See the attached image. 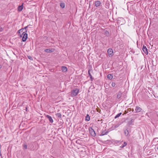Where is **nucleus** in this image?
Returning <instances> with one entry per match:
<instances>
[{"mask_svg": "<svg viewBox=\"0 0 158 158\" xmlns=\"http://www.w3.org/2000/svg\"><path fill=\"white\" fill-rule=\"evenodd\" d=\"M79 90L77 89H75L72 90L71 92V96L72 97L76 96L79 93Z\"/></svg>", "mask_w": 158, "mask_h": 158, "instance_id": "obj_1", "label": "nucleus"}, {"mask_svg": "<svg viewBox=\"0 0 158 158\" xmlns=\"http://www.w3.org/2000/svg\"><path fill=\"white\" fill-rule=\"evenodd\" d=\"M89 132L91 136L93 137H94L96 135V134L94 130L91 127H89Z\"/></svg>", "mask_w": 158, "mask_h": 158, "instance_id": "obj_2", "label": "nucleus"}, {"mask_svg": "<svg viewBox=\"0 0 158 158\" xmlns=\"http://www.w3.org/2000/svg\"><path fill=\"white\" fill-rule=\"evenodd\" d=\"M27 33V32H23L22 35L23 36L22 38V40L23 42H25L28 38V35Z\"/></svg>", "mask_w": 158, "mask_h": 158, "instance_id": "obj_3", "label": "nucleus"}, {"mask_svg": "<svg viewBox=\"0 0 158 158\" xmlns=\"http://www.w3.org/2000/svg\"><path fill=\"white\" fill-rule=\"evenodd\" d=\"M109 131L110 130L109 129H108L107 131H106V129H105L104 130H102L101 133L99 135L100 136H102L105 135H107Z\"/></svg>", "mask_w": 158, "mask_h": 158, "instance_id": "obj_4", "label": "nucleus"}, {"mask_svg": "<svg viewBox=\"0 0 158 158\" xmlns=\"http://www.w3.org/2000/svg\"><path fill=\"white\" fill-rule=\"evenodd\" d=\"M127 9L128 10H129L131 12H134L135 10V6L133 5H132L129 8L128 7Z\"/></svg>", "mask_w": 158, "mask_h": 158, "instance_id": "obj_5", "label": "nucleus"}, {"mask_svg": "<svg viewBox=\"0 0 158 158\" xmlns=\"http://www.w3.org/2000/svg\"><path fill=\"white\" fill-rule=\"evenodd\" d=\"M107 52L109 57H111L113 56V51L111 48H109Z\"/></svg>", "mask_w": 158, "mask_h": 158, "instance_id": "obj_6", "label": "nucleus"}, {"mask_svg": "<svg viewBox=\"0 0 158 158\" xmlns=\"http://www.w3.org/2000/svg\"><path fill=\"white\" fill-rule=\"evenodd\" d=\"M142 110V109L140 107L136 106L135 109V113H138L140 112Z\"/></svg>", "mask_w": 158, "mask_h": 158, "instance_id": "obj_7", "label": "nucleus"}, {"mask_svg": "<svg viewBox=\"0 0 158 158\" xmlns=\"http://www.w3.org/2000/svg\"><path fill=\"white\" fill-rule=\"evenodd\" d=\"M143 51L146 54H148V50L146 48V47L143 45L142 48Z\"/></svg>", "mask_w": 158, "mask_h": 158, "instance_id": "obj_8", "label": "nucleus"}, {"mask_svg": "<svg viewBox=\"0 0 158 158\" xmlns=\"http://www.w3.org/2000/svg\"><path fill=\"white\" fill-rule=\"evenodd\" d=\"M55 49H54L51 48V49H45L44 50V51L45 52H48V53H50V52H54V51Z\"/></svg>", "mask_w": 158, "mask_h": 158, "instance_id": "obj_9", "label": "nucleus"}, {"mask_svg": "<svg viewBox=\"0 0 158 158\" xmlns=\"http://www.w3.org/2000/svg\"><path fill=\"white\" fill-rule=\"evenodd\" d=\"M122 94L123 93L121 91H119L117 93V98L118 99L120 98L122 96Z\"/></svg>", "mask_w": 158, "mask_h": 158, "instance_id": "obj_10", "label": "nucleus"}, {"mask_svg": "<svg viewBox=\"0 0 158 158\" xmlns=\"http://www.w3.org/2000/svg\"><path fill=\"white\" fill-rule=\"evenodd\" d=\"M46 117L49 120V121L51 123H52L53 122V120L52 119V117L48 115H47L46 116Z\"/></svg>", "mask_w": 158, "mask_h": 158, "instance_id": "obj_11", "label": "nucleus"}, {"mask_svg": "<svg viewBox=\"0 0 158 158\" xmlns=\"http://www.w3.org/2000/svg\"><path fill=\"white\" fill-rule=\"evenodd\" d=\"M95 6L96 7L99 6L101 4V2L99 1H96L95 2Z\"/></svg>", "mask_w": 158, "mask_h": 158, "instance_id": "obj_12", "label": "nucleus"}, {"mask_svg": "<svg viewBox=\"0 0 158 158\" xmlns=\"http://www.w3.org/2000/svg\"><path fill=\"white\" fill-rule=\"evenodd\" d=\"M23 8V4L20 6H19L18 8V10L19 11H22Z\"/></svg>", "mask_w": 158, "mask_h": 158, "instance_id": "obj_13", "label": "nucleus"}, {"mask_svg": "<svg viewBox=\"0 0 158 158\" xmlns=\"http://www.w3.org/2000/svg\"><path fill=\"white\" fill-rule=\"evenodd\" d=\"M61 70L63 72H65L67 71V68L65 66H62L61 67Z\"/></svg>", "mask_w": 158, "mask_h": 158, "instance_id": "obj_14", "label": "nucleus"}, {"mask_svg": "<svg viewBox=\"0 0 158 158\" xmlns=\"http://www.w3.org/2000/svg\"><path fill=\"white\" fill-rule=\"evenodd\" d=\"M123 131L125 135L126 136H127L129 134V132L128 130L127 129H126L124 130Z\"/></svg>", "mask_w": 158, "mask_h": 158, "instance_id": "obj_15", "label": "nucleus"}, {"mask_svg": "<svg viewBox=\"0 0 158 158\" xmlns=\"http://www.w3.org/2000/svg\"><path fill=\"white\" fill-rule=\"evenodd\" d=\"M56 115L57 117L58 118H61V115L60 113H57L56 114Z\"/></svg>", "mask_w": 158, "mask_h": 158, "instance_id": "obj_16", "label": "nucleus"}, {"mask_svg": "<svg viewBox=\"0 0 158 158\" xmlns=\"http://www.w3.org/2000/svg\"><path fill=\"white\" fill-rule=\"evenodd\" d=\"M110 6V3H109V2L107 1L105 3V6L107 8H109Z\"/></svg>", "mask_w": 158, "mask_h": 158, "instance_id": "obj_17", "label": "nucleus"}, {"mask_svg": "<svg viewBox=\"0 0 158 158\" xmlns=\"http://www.w3.org/2000/svg\"><path fill=\"white\" fill-rule=\"evenodd\" d=\"M88 74L89 75V76L90 77V78L91 81H92L94 78L92 77V76L91 75V74L90 73V70H89L88 71Z\"/></svg>", "mask_w": 158, "mask_h": 158, "instance_id": "obj_18", "label": "nucleus"}, {"mask_svg": "<svg viewBox=\"0 0 158 158\" xmlns=\"http://www.w3.org/2000/svg\"><path fill=\"white\" fill-rule=\"evenodd\" d=\"M113 78V75L112 74H109L107 75V78L110 80L112 79Z\"/></svg>", "mask_w": 158, "mask_h": 158, "instance_id": "obj_19", "label": "nucleus"}, {"mask_svg": "<svg viewBox=\"0 0 158 158\" xmlns=\"http://www.w3.org/2000/svg\"><path fill=\"white\" fill-rule=\"evenodd\" d=\"M90 119V117L88 114H87L85 117V120L86 121H89Z\"/></svg>", "mask_w": 158, "mask_h": 158, "instance_id": "obj_20", "label": "nucleus"}, {"mask_svg": "<svg viewBox=\"0 0 158 158\" xmlns=\"http://www.w3.org/2000/svg\"><path fill=\"white\" fill-rule=\"evenodd\" d=\"M127 145V143L126 142H124L123 144L120 147V148H123L124 147L126 146Z\"/></svg>", "mask_w": 158, "mask_h": 158, "instance_id": "obj_21", "label": "nucleus"}, {"mask_svg": "<svg viewBox=\"0 0 158 158\" xmlns=\"http://www.w3.org/2000/svg\"><path fill=\"white\" fill-rule=\"evenodd\" d=\"M30 26V25L29 24V25H27V26L25 27L24 28H22V30H23L24 29H25V32H27V28L28 27Z\"/></svg>", "mask_w": 158, "mask_h": 158, "instance_id": "obj_22", "label": "nucleus"}, {"mask_svg": "<svg viewBox=\"0 0 158 158\" xmlns=\"http://www.w3.org/2000/svg\"><path fill=\"white\" fill-rule=\"evenodd\" d=\"M104 35H106V36L107 37L109 36V32L108 31L106 30L105 31Z\"/></svg>", "mask_w": 158, "mask_h": 158, "instance_id": "obj_23", "label": "nucleus"}, {"mask_svg": "<svg viewBox=\"0 0 158 158\" xmlns=\"http://www.w3.org/2000/svg\"><path fill=\"white\" fill-rule=\"evenodd\" d=\"M134 121V120L133 119H131V120L129 121L128 123V124L129 125L132 124L133 123Z\"/></svg>", "mask_w": 158, "mask_h": 158, "instance_id": "obj_24", "label": "nucleus"}, {"mask_svg": "<svg viewBox=\"0 0 158 158\" xmlns=\"http://www.w3.org/2000/svg\"><path fill=\"white\" fill-rule=\"evenodd\" d=\"M60 6L62 8H64L65 7V4L64 3H60Z\"/></svg>", "mask_w": 158, "mask_h": 158, "instance_id": "obj_25", "label": "nucleus"}, {"mask_svg": "<svg viewBox=\"0 0 158 158\" xmlns=\"http://www.w3.org/2000/svg\"><path fill=\"white\" fill-rule=\"evenodd\" d=\"M122 113L121 112V113H120L118 114H117L116 116L114 117V118H118V117H119L121 115V114H122Z\"/></svg>", "mask_w": 158, "mask_h": 158, "instance_id": "obj_26", "label": "nucleus"}, {"mask_svg": "<svg viewBox=\"0 0 158 158\" xmlns=\"http://www.w3.org/2000/svg\"><path fill=\"white\" fill-rule=\"evenodd\" d=\"M113 143H118L120 142V141L117 140H113Z\"/></svg>", "mask_w": 158, "mask_h": 158, "instance_id": "obj_27", "label": "nucleus"}, {"mask_svg": "<svg viewBox=\"0 0 158 158\" xmlns=\"http://www.w3.org/2000/svg\"><path fill=\"white\" fill-rule=\"evenodd\" d=\"M23 147L25 149H27V145L26 143H24V144Z\"/></svg>", "mask_w": 158, "mask_h": 158, "instance_id": "obj_28", "label": "nucleus"}, {"mask_svg": "<svg viewBox=\"0 0 158 158\" xmlns=\"http://www.w3.org/2000/svg\"><path fill=\"white\" fill-rule=\"evenodd\" d=\"M115 85H117L116 84H115V83L114 82H112L111 84V86L114 87L115 86Z\"/></svg>", "mask_w": 158, "mask_h": 158, "instance_id": "obj_29", "label": "nucleus"}, {"mask_svg": "<svg viewBox=\"0 0 158 158\" xmlns=\"http://www.w3.org/2000/svg\"><path fill=\"white\" fill-rule=\"evenodd\" d=\"M28 58L31 60H32L33 58L32 57L30 56H27Z\"/></svg>", "mask_w": 158, "mask_h": 158, "instance_id": "obj_30", "label": "nucleus"}, {"mask_svg": "<svg viewBox=\"0 0 158 158\" xmlns=\"http://www.w3.org/2000/svg\"><path fill=\"white\" fill-rule=\"evenodd\" d=\"M3 30V28L2 27H0V32L2 31Z\"/></svg>", "mask_w": 158, "mask_h": 158, "instance_id": "obj_31", "label": "nucleus"}, {"mask_svg": "<svg viewBox=\"0 0 158 158\" xmlns=\"http://www.w3.org/2000/svg\"><path fill=\"white\" fill-rule=\"evenodd\" d=\"M127 112H128L127 111H124V113H123V115H124V114H127Z\"/></svg>", "mask_w": 158, "mask_h": 158, "instance_id": "obj_32", "label": "nucleus"}, {"mask_svg": "<svg viewBox=\"0 0 158 158\" xmlns=\"http://www.w3.org/2000/svg\"><path fill=\"white\" fill-rule=\"evenodd\" d=\"M22 30V29H21L19 30L18 31V32L19 33H20L21 32V31Z\"/></svg>", "mask_w": 158, "mask_h": 158, "instance_id": "obj_33", "label": "nucleus"}, {"mask_svg": "<svg viewBox=\"0 0 158 158\" xmlns=\"http://www.w3.org/2000/svg\"><path fill=\"white\" fill-rule=\"evenodd\" d=\"M145 115H146V116H147L148 117H149V114H148V113H146V114Z\"/></svg>", "mask_w": 158, "mask_h": 158, "instance_id": "obj_34", "label": "nucleus"}, {"mask_svg": "<svg viewBox=\"0 0 158 158\" xmlns=\"http://www.w3.org/2000/svg\"><path fill=\"white\" fill-rule=\"evenodd\" d=\"M80 141V140H77V141H76V143H78L79 141Z\"/></svg>", "mask_w": 158, "mask_h": 158, "instance_id": "obj_35", "label": "nucleus"}, {"mask_svg": "<svg viewBox=\"0 0 158 158\" xmlns=\"http://www.w3.org/2000/svg\"><path fill=\"white\" fill-rule=\"evenodd\" d=\"M23 35L22 34V35H21H21H19L20 37H23Z\"/></svg>", "mask_w": 158, "mask_h": 158, "instance_id": "obj_36", "label": "nucleus"}, {"mask_svg": "<svg viewBox=\"0 0 158 158\" xmlns=\"http://www.w3.org/2000/svg\"><path fill=\"white\" fill-rule=\"evenodd\" d=\"M2 66L1 65H0V69H1L2 68Z\"/></svg>", "mask_w": 158, "mask_h": 158, "instance_id": "obj_37", "label": "nucleus"}, {"mask_svg": "<svg viewBox=\"0 0 158 158\" xmlns=\"http://www.w3.org/2000/svg\"><path fill=\"white\" fill-rule=\"evenodd\" d=\"M26 110L27 111V107H26Z\"/></svg>", "mask_w": 158, "mask_h": 158, "instance_id": "obj_38", "label": "nucleus"}, {"mask_svg": "<svg viewBox=\"0 0 158 158\" xmlns=\"http://www.w3.org/2000/svg\"><path fill=\"white\" fill-rule=\"evenodd\" d=\"M134 110V109H132V111H133Z\"/></svg>", "mask_w": 158, "mask_h": 158, "instance_id": "obj_39", "label": "nucleus"}, {"mask_svg": "<svg viewBox=\"0 0 158 158\" xmlns=\"http://www.w3.org/2000/svg\"><path fill=\"white\" fill-rule=\"evenodd\" d=\"M118 127V126H115V127L116 128L117 127Z\"/></svg>", "mask_w": 158, "mask_h": 158, "instance_id": "obj_40", "label": "nucleus"}, {"mask_svg": "<svg viewBox=\"0 0 158 158\" xmlns=\"http://www.w3.org/2000/svg\"><path fill=\"white\" fill-rule=\"evenodd\" d=\"M23 30H21V32H23Z\"/></svg>", "mask_w": 158, "mask_h": 158, "instance_id": "obj_41", "label": "nucleus"}, {"mask_svg": "<svg viewBox=\"0 0 158 158\" xmlns=\"http://www.w3.org/2000/svg\"><path fill=\"white\" fill-rule=\"evenodd\" d=\"M100 111H101V110H100L98 111V112H99Z\"/></svg>", "mask_w": 158, "mask_h": 158, "instance_id": "obj_42", "label": "nucleus"}, {"mask_svg": "<svg viewBox=\"0 0 158 158\" xmlns=\"http://www.w3.org/2000/svg\"><path fill=\"white\" fill-rule=\"evenodd\" d=\"M100 111H101V110H100L98 111V112H99Z\"/></svg>", "mask_w": 158, "mask_h": 158, "instance_id": "obj_43", "label": "nucleus"}, {"mask_svg": "<svg viewBox=\"0 0 158 158\" xmlns=\"http://www.w3.org/2000/svg\"><path fill=\"white\" fill-rule=\"evenodd\" d=\"M100 111H101V110H100L98 111V112H99Z\"/></svg>", "mask_w": 158, "mask_h": 158, "instance_id": "obj_44", "label": "nucleus"}]
</instances>
